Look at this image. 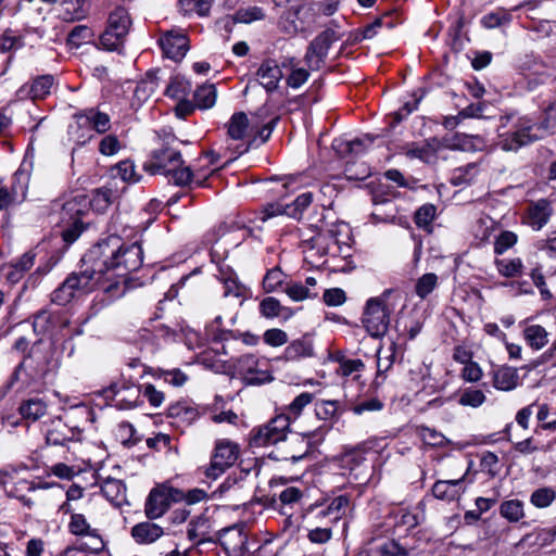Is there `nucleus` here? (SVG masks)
<instances>
[{
    "instance_id": "1",
    "label": "nucleus",
    "mask_w": 556,
    "mask_h": 556,
    "mask_svg": "<svg viewBox=\"0 0 556 556\" xmlns=\"http://www.w3.org/2000/svg\"><path fill=\"white\" fill-rule=\"evenodd\" d=\"M103 252V270L109 280L103 291L111 298H119L126 292L129 275L143 263V250L138 242L124 244L119 236H109L91 247Z\"/></svg>"
},
{
    "instance_id": "11",
    "label": "nucleus",
    "mask_w": 556,
    "mask_h": 556,
    "mask_svg": "<svg viewBox=\"0 0 556 556\" xmlns=\"http://www.w3.org/2000/svg\"><path fill=\"white\" fill-rule=\"evenodd\" d=\"M534 125L526 118H517L511 128L498 135V147L504 151H518L539 139L533 134Z\"/></svg>"
},
{
    "instance_id": "42",
    "label": "nucleus",
    "mask_w": 556,
    "mask_h": 556,
    "mask_svg": "<svg viewBox=\"0 0 556 556\" xmlns=\"http://www.w3.org/2000/svg\"><path fill=\"white\" fill-rule=\"evenodd\" d=\"M501 515L510 522H518L523 516V504L519 500H509L501 504Z\"/></svg>"
},
{
    "instance_id": "6",
    "label": "nucleus",
    "mask_w": 556,
    "mask_h": 556,
    "mask_svg": "<svg viewBox=\"0 0 556 556\" xmlns=\"http://www.w3.org/2000/svg\"><path fill=\"white\" fill-rule=\"evenodd\" d=\"M290 416L279 414L273 417L265 425L252 429L250 434V445L253 447H264L283 442L290 431Z\"/></svg>"
},
{
    "instance_id": "48",
    "label": "nucleus",
    "mask_w": 556,
    "mask_h": 556,
    "mask_svg": "<svg viewBox=\"0 0 556 556\" xmlns=\"http://www.w3.org/2000/svg\"><path fill=\"white\" fill-rule=\"evenodd\" d=\"M77 294L67 279H65L52 293L51 302L58 305L68 304Z\"/></svg>"
},
{
    "instance_id": "21",
    "label": "nucleus",
    "mask_w": 556,
    "mask_h": 556,
    "mask_svg": "<svg viewBox=\"0 0 556 556\" xmlns=\"http://www.w3.org/2000/svg\"><path fill=\"white\" fill-rule=\"evenodd\" d=\"M260 84L267 92H273L278 88L282 78V71L274 60L264 61L256 73Z\"/></svg>"
},
{
    "instance_id": "54",
    "label": "nucleus",
    "mask_w": 556,
    "mask_h": 556,
    "mask_svg": "<svg viewBox=\"0 0 556 556\" xmlns=\"http://www.w3.org/2000/svg\"><path fill=\"white\" fill-rule=\"evenodd\" d=\"M314 395L309 392H303L298 395L288 406L287 410L290 416V421L292 419H296L301 414L305 406L312 403Z\"/></svg>"
},
{
    "instance_id": "50",
    "label": "nucleus",
    "mask_w": 556,
    "mask_h": 556,
    "mask_svg": "<svg viewBox=\"0 0 556 556\" xmlns=\"http://www.w3.org/2000/svg\"><path fill=\"white\" fill-rule=\"evenodd\" d=\"M23 46V38L10 28L5 29L0 36V51L3 53L17 50Z\"/></svg>"
},
{
    "instance_id": "38",
    "label": "nucleus",
    "mask_w": 556,
    "mask_h": 556,
    "mask_svg": "<svg viewBox=\"0 0 556 556\" xmlns=\"http://www.w3.org/2000/svg\"><path fill=\"white\" fill-rule=\"evenodd\" d=\"M312 202L313 193L303 192L298 195L291 204L285 205V213L292 218L300 219L303 213L311 206Z\"/></svg>"
},
{
    "instance_id": "52",
    "label": "nucleus",
    "mask_w": 556,
    "mask_h": 556,
    "mask_svg": "<svg viewBox=\"0 0 556 556\" xmlns=\"http://www.w3.org/2000/svg\"><path fill=\"white\" fill-rule=\"evenodd\" d=\"M125 486L121 480L106 478L101 483L103 495L111 502L117 501L123 494Z\"/></svg>"
},
{
    "instance_id": "59",
    "label": "nucleus",
    "mask_w": 556,
    "mask_h": 556,
    "mask_svg": "<svg viewBox=\"0 0 556 556\" xmlns=\"http://www.w3.org/2000/svg\"><path fill=\"white\" fill-rule=\"evenodd\" d=\"M116 175L119 176L124 181L127 182H138L140 180V176L136 174V167L132 161L123 160L118 162L115 166Z\"/></svg>"
},
{
    "instance_id": "9",
    "label": "nucleus",
    "mask_w": 556,
    "mask_h": 556,
    "mask_svg": "<svg viewBox=\"0 0 556 556\" xmlns=\"http://www.w3.org/2000/svg\"><path fill=\"white\" fill-rule=\"evenodd\" d=\"M54 354L52 345H49L43 351L36 346L33 348L25 363L26 368L29 370V376L34 380L48 381L54 376L60 366V361Z\"/></svg>"
},
{
    "instance_id": "56",
    "label": "nucleus",
    "mask_w": 556,
    "mask_h": 556,
    "mask_svg": "<svg viewBox=\"0 0 556 556\" xmlns=\"http://www.w3.org/2000/svg\"><path fill=\"white\" fill-rule=\"evenodd\" d=\"M518 237L515 232L509 230L502 231L495 239L494 253L497 255L504 254L508 249L517 243Z\"/></svg>"
},
{
    "instance_id": "58",
    "label": "nucleus",
    "mask_w": 556,
    "mask_h": 556,
    "mask_svg": "<svg viewBox=\"0 0 556 556\" xmlns=\"http://www.w3.org/2000/svg\"><path fill=\"white\" fill-rule=\"evenodd\" d=\"M485 394L478 389L467 388L463 391L458 403L463 406L479 407L485 402Z\"/></svg>"
},
{
    "instance_id": "53",
    "label": "nucleus",
    "mask_w": 556,
    "mask_h": 556,
    "mask_svg": "<svg viewBox=\"0 0 556 556\" xmlns=\"http://www.w3.org/2000/svg\"><path fill=\"white\" fill-rule=\"evenodd\" d=\"M222 316H217L208 326H206L207 336L216 342L227 341L235 339L236 336L231 330L222 329Z\"/></svg>"
},
{
    "instance_id": "26",
    "label": "nucleus",
    "mask_w": 556,
    "mask_h": 556,
    "mask_svg": "<svg viewBox=\"0 0 556 556\" xmlns=\"http://www.w3.org/2000/svg\"><path fill=\"white\" fill-rule=\"evenodd\" d=\"M130 533L138 544H151L159 540L164 534V531L156 523L143 521L135 525Z\"/></svg>"
},
{
    "instance_id": "19",
    "label": "nucleus",
    "mask_w": 556,
    "mask_h": 556,
    "mask_svg": "<svg viewBox=\"0 0 556 556\" xmlns=\"http://www.w3.org/2000/svg\"><path fill=\"white\" fill-rule=\"evenodd\" d=\"M74 117L77 121L78 127L88 126L98 134H104L111 128L110 116L94 108L77 112Z\"/></svg>"
},
{
    "instance_id": "46",
    "label": "nucleus",
    "mask_w": 556,
    "mask_h": 556,
    "mask_svg": "<svg viewBox=\"0 0 556 556\" xmlns=\"http://www.w3.org/2000/svg\"><path fill=\"white\" fill-rule=\"evenodd\" d=\"M125 38V35H119L118 31L106 27L100 36V45L108 51H119L124 46Z\"/></svg>"
},
{
    "instance_id": "23",
    "label": "nucleus",
    "mask_w": 556,
    "mask_h": 556,
    "mask_svg": "<svg viewBox=\"0 0 556 556\" xmlns=\"http://www.w3.org/2000/svg\"><path fill=\"white\" fill-rule=\"evenodd\" d=\"M53 85V75H41L36 77L29 86L21 87L18 94L21 97L28 96L31 100L43 99L50 94Z\"/></svg>"
},
{
    "instance_id": "41",
    "label": "nucleus",
    "mask_w": 556,
    "mask_h": 556,
    "mask_svg": "<svg viewBox=\"0 0 556 556\" xmlns=\"http://www.w3.org/2000/svg\"><path fill=\"white\" fill-rule=\"evenodd\" d=\"M113 191L110 188L97 189L90 200H88V207L98 213H103L112 204Z\"/></svg>"
},
{
    "instance_id": "57",
    "label": "nucleus",
    "mask_w": 556,
    "mask_h": 556,
    "mask_svg": "<svg viewBox=\"0 0 556 556\" xmlns=\"http://www.w3.org/2000/svg\"><path fill=\"white\" fill-rule=\"evenodd\" d=\"M285 279V274L279 267H274L269 269L264 279H263V288L269 293L276 291L279 287H282Z\"/></svg>"
},
{
    "instance_id": "3",
    "label": "nucleus",
    "mask_w": 556,
    "mask_h": 556,
    "mask_svg": "<svg viewBox=\"0 0 556 556\" xmlns=\"http://www.w3.org/2000/svg\"><path fill=\"white\" fill-rule=\"evenodd\" d=\"M101 256H103L102 251L90 248L84 254L78 270L71 273L66 277L77 294L89 293L97 287L103 290V287L108 286L109 280L102 268L103 262L100 260Z\"/></svg>"
},
{
    "instance_id": "47",
    "label": "nucleus",
    "mask_w": 556,
    "mask_h": 556,
    "mask_svg": "<svg viewBox=\"0 0 556 556\" xmlns=\"http://www.w3.org/2000/svg\"><path fill=\"white\" fill-rule=\"evenodd\" d=\"M437 214V206L431 203L421 205L414 215V222L418 228L427 229L431 226Z\"/></svg>"
},
{
    "instance_id": "20",
    "label": "nucleus",
    "mask_w": 556,
    "mask_h": 556,
    "mask_svg": "<svg viewBox=\"0 0 556 556\" xmlns=\"http://www.w3.org/2000/svg\"><path fill=\"white\" fill-rule=\"evenodd\" d=\"M160 72L159 68L150 70L146 77L137 84L132 96V106H141L155 92L159 87Z\"/></svg>"
},
{
    "instance_id": "40",
    "label": "nucleus",
    "mask_w": 556,
    "mask_h": 556,
    "mask_svg": "<svg viewBox=\"0 0 556 556\" xmlns=\"http://www.w3.org/2000/svg\"><path fill=\"white\" fill-rule=\"evenodd\" d=\"M350 504L348 495H339L334 497L327 507H325L326 514L329 515V521L331 523L338 522L345 515L346 508Z\"/></svg>"
},
{
    "instance_id": "34",
    "label": "nucleus",
    "mask_w": 556,
    "mask_h": 556,
    "mask_svg": "<svg viewBox=\"0 0 556 556\" xmlns=\"http://www.w3.org/2000/svg\"><path fill=\"white\" fill-rule=\"evenodd\" d=\"M130 24L131 21L129 14L127 10L122 7H117L109 15L108 28H111L114 31H118L119 35L127 36Z\"/></svg>"
},
{
    "instance_id": "43",
    "label": "nucleus",
    "mask_w": 556,
    "mask_h": 556,
    "mask_svg": "<svg viewBox=\"0 0 556 556\" xmlns=\"http://www.w3.org/2000/svg\"><path fill=\"white\" fill-rule=\"evenodd\" d=\"M498 273L506 278H513L521 275L523 264L520 258H502L495 261Z\"/></svg>"
},
{
    "instance_id": "37",
    "label": "nucleus",
    "mask_w": 556,
    "mask_h": 556,
    "mask_svg": "<svg viewBox=\"0 0 556 556\" xmlns=\"http://www.w3.org/2000/svg\"><path fill=\"white\" fill-rule=\"evenodd\" d=\"M216 88L213 84L200 86L193 94V101L199 109H211L216 102Z\"/></svg>"
},
{
    "instance_id": "4",
    "label": "nucleus",
    "mask_w": 556,
    "mask_h": 556,
    "mask_svg": "<svg viewBox=\"0 0 556 556\" xmlns=\"http://www.w3.org/2000/svg\"><path fill=\"white\" fill-rule=\"evenodd\" d=\"M345 232L349 238V229L346 224H333L326 230L318 231L314 237L304 242L306 258H314L315 256H338L344 253L343 249L350 250V247L340 239V236Z\"/></svg>"
},
{
    "instance_id": "63",
    "label": "nucleus",
    "mask_w": 556,
    "mask_h": 556,
    "mask_svg": "<svg viewBox=\"0 0 556 556\" xmlns=\"http://www.w3.org/2000/svg\"><path fill=\"white\" fill-rule=\"evenodd\" d=\"M337 401H319L315 404L316 417L320 420H329L337 414Z\"/></svg>"
},
{
    "instance_id": "31",
    "label": "nucleus",
    "mask_w": 556,
    "mask_h": 556,
    "mask_svg": "<svg viewBox=\"0 0 556 556\" xmlns=\"http://www.w3.org/2000/svg\"><path fill=\"white\" fill-rule=\"evenodd\" d=\"M68 530L72 534L77 536L90 535L97 539L98 544L93 548L94 551H100L103 546V542L100 536L97 534L96 530H92L87 519L83 514H72L71 521L68 523Z\"/></svg>"
},
{
    "instance_id": "62",
    "label": "nucleus",
    "mask_w": 556,
    "mask_h": 556,
    "mask_svg": "<svg viewBox=\"0 0 556 556\" xmlns=\"http://www.w3.org/2000/svg\"><path fill=\"white\" fill-rule=\"evenodd\" d=\"M493 227L494 220L489 216H482L476 222L473 233L479 240L485 241L490 238Z\"/></svg>"
},
{
    "instance_id": "28",
    "label": "nucleus",
    "mask_w": 556,
    "mask_h": 556,
    "mask_svg": "<svg viewBox=\"0 0 556 556\" xmlns=\"http://www.w3.org/2000/svg\"><path fill=\"white\" fill-rule=\"evenodd\" d=\"M493 386L501 391H511L518 384V372L516 368L501 366L492 371Z\"/></svg>"
},
{
    "instance_id": "15",
    "label": "nucleus",
    "mask_w": 556,
    "mask_h": 556,
    "mask_svg": "<svg viewBox=\"0 0 556 556\" xmlns=\"http://www.w3.org/2000/svg\"><path fill=\"white\" fill-rule=\"evenodd\" d=\"M164 55L174 61H180L189 50V39L182 29L165 31L159 39Z\"/></svg>"
},
{
    "instance_id": "12",
    "label": "nucleus",
    "mask_w": 556,
    "mask_h": 556,
    "mask_svg": "<svg viewBox=\"0 0 556 556\" xmlns=\"http://www.w3.org/2000/svg\"><path fill=\"white\" fill-rule=\"evenodd\" d=\"M315 21V11L309 2L299 0L281 17V25L288 34L305 31Z\"/></svg>"
},
{
    "instance_id": "61",
    "label": "nucleus",
    "mask_w": 556,
    "mask_h": 556,
    "mask_svg": "<svg viewBox=\"0 0 556 556\" xmlns=\"http://www.w3.org/2000/svg\"><path fill=\"white\" fill-rule=\"evenodd\" d=\"M263 340L267 345L278 348L285 345L289 338L287 332L282 329L271 328L264 332Z\"/></svg>"
},
{
    "instance_id": "35",
    "label": "nucleus",
    "mask_w": 556,
    "mask_h": 556,
    "mask_svg": "<svg viewBox=\"0 0 556 556\" xmlns=\"http://www.w3.org/2000/svg\"><path fill=\"white\" fill-rule=\"evenodd\" d=\"M249 127V118L244 112L233 113L227 124V134L232 140H242Z\"/></svg>"
},
{
    "instance_id": "22",
    "label": "nucleus",
    "mask_w": 556,
    "mask_h": 556,
    "mask_svg": "<svg viewBox=\"0 0 556 556\" xmlns=\"http://www.w3.org/2000/svg\"><path fill=\"white\" fill-rule=\"evenodd\" d=\"M169 506V496L164 491L152 489L146 500L144 514L150 520L157 519L168 510Z\"/></svg>"
},
{
    "instance_id": "27",
    "label": "nucleus",
    "mask_w": 556,
    "mask_h": 556,
    "mask_svg": "<svg viewBox=\"0 0 556 556\" xmlns=\"http://www.w3.org/2000/svg\"><path fill=\"white\" fill-rule=\"evenodd\" d=\"M17 410L24 420L35 422L47 414L48 404L41 397H30L22 401Z\"/></svg>"
},
{
    "instance_id": "5",
    "label": "nucleus",
    "mask_w": 556,
    "mask_h": 556,
    "mask_svg": "<svg viewBox=\"0 0 556 556\" xmlns=\"http://www.w3.org/2000/svg\"><path fill=\"white\" fill-rule=\"evenodd\" d=\"M391 290H386L381 296L370 298L365 305L362 323L374 338L386 334L390 324V311L387 308L384 301L390 295Z\"/></svg>"
},
{
    "instance_id": "51",
    "label": "nucleus",
    "mask_w": 556,
    "mask_h": 556,
    "mask_svg": "<svg viewBox=\"0 0 556 556\" xmlns=\"http://www.w3.org/2000/svg\"><path fill=\"white\" fill-rule=\"evenodd\" d=\"M437 283L438 276L433 273H427L417 280L415 292L419 298L425 299L434 290Z\"/></svg>"
},
{
    "instance_id": "17",
    "label": "nucleus",
    "mask_w": 556,
    "mask_h": 556,
    "mask_svg": "<svg viewBox=\"0 0 556 556\" xmlns=\"http://www.w3.org/2000/svg\"><path fill=\"white\" fill-rule=\"evenodd\" d=\"M106 392H112L118 409H131L142 404L140 386L128 382L113 383Z\"/></svg>"
},
{
    "instance_id": "55",
    "label": "nucleus",
    "mask_w": 556,
    "mask_h": 556,
    "mask_svg": "<svg viewBox=\"0 0 556 556\" xmlns=\"http://www.w3.org/2000/svg\"><path fill=\"white\" fill-rule=\"evenodd\" d=\"M92 35V30L88 26L77 25L70 31L67 42L78 48L83 43L90 41Z\"/></svg>"
},
{
    "instance_id": "39",
    "label": "nucleus",
    "mask_w": 556,
    "mask_h": 556,
    "mask_svg": "<svg viewBox=\"0 0 556 556\" xmlns=\"http://www.w3.org/2000/svg\"><path fill=\"white\" fill-rule=\"evenodd\" d=\"M478 174V165L476 163H468L464 166L455 168L451 176V184L453 186L469 185Z\"/></svg>"
},
{
    "instance_id": "29",
    "label": "nucleus",
    "mask_w": 556,
    "mask_h": 556,
    "mask_svg": "<svg viewBox=\"0 0 556 556\" xmlns=\"http://www.w3.org/2000/svg\"><path fill=\"white\" fill-rule=\"evenodd\" d=\"M371 143L372 140L369 137L356 138L350 141L338 139L333 141L332 148L341 157H345L348 155H358L363 153Z\"/></svg>"
},
{
    "instance_id": "44",
    "label": "nucleus",
    "mask_w": 556,
    "mask_h": 556,
    "mask_svg": "<svg viewBox=\"0 0 556 556\" xmlns=\"http://www.w3.org/2000/svg\"><path fill=\"white\" fill-rule=\"evenodd\" d=\"M283 291L293 301H303L305 299H311L317 296V292L313 291L308 287H304L302 282H287Z\"/></svg>"
},
{
    "instance_id": "36",
    "label": "nucleus",
    "mask_w": 556,
    "mask_h": 556,
    "mask_svg": "<svg viewBox=\"0 0 556 556\" xmlns=\"http://www.w3.org/2000/svg\"><path fill=\"white\" fill-rule=\"evenodd\" d=\"M190 90V83L184 76L175 75L166 86L164 94L173 99L182 100L189 94Z\"/></svg>"
},
{
    "instance_id": "24",
    "label": "nucleus",
    "mask_w": 556,
    "mask_h": 556,
    "mask_svg": "<svg viewBox=\"0 0 556 556\" xmlns=\"http://www.w3.org/2000/svg\"><path fill=\"white\" fill-rule=\"evenodd\" d=\"M464 477L454 480H438L432 486V494L435 498L441 501L452 502L463 493L462 483Z\"/></svg>"
},
{
    "instance_id": "16",
    "label": "nucleus",
    "mask_w": 556,
    "mask_h": 556,
    "mask_svg": "<svg viewBox=\"0 0 556 556\" xmlns=\"http://www.w3.org/2000/svg\"><path fill=\"white\" fill-rule=\"evenodd\" d=\"M227 554L230 553H242L245 549L248 542V535L244 532L243 523H236L230 527H226L216 533V540Z\"/></svg>"
},
{
    "instance_id": "49",
    "label": "nucleus",
    "mask_w": 556,
    "mask_h": 556,
    "mask_svg": "<svg viewBox=\"0 0 556 556\" xmlns=\"http://www.w3.org/2000/svg\"><path fill=\"white\" fill-rule=\"evenodd\" d=\"M397 214L395 203L384 202L383 206H378L374 210L370 217L375 223H394Z\"/></svg>"
},
{
    "instance_id": "18",
    "label": "nucleus",
    "mask_w": 556,
    "mask_h": 556,
    "mask_svg": "<svg viewBox=\"0 0 556 556\" xmlns=\"http://www.w3.org/2000/svg\"><path fill=\"white\" fill-rule=\"evenodd\" d=\"M554 213L551 201L547 199H539L528 204L523 224L531 227L533 230L539 231L547 225Z\"/></svg>"
},
{
    "instance_id": "45",
    "label": "nucleus",
    "mask_w": 556,
    "mask_h": 556,
    "mask_svg": "<svg viewBox=\"0 0 556 556\" xmlns=\"http://www.w3.org/2000/svg\"><path fill=\"white\" fill-rule=\"evenodd\" d=\"M556 500V491L549 486L539 488L532 492L530 502L538 508H546Z\"/></svg>"
},
{
    "instance_id": "60",
    "label": "nucleus",
    "mask_w": 556,
    "mask_h": 556,
    "mask_svg": "<svg viewBox=\"0 0 556 556\" xmlns=\"http://www.w3.org/2000/svg\"><path fill=\"white\" fill-rule=\"evenodd\" d=\"M282 306L280 302L273 296L263 299L260 303V313L265 318L278 317L281 313Z\"/></svg>"
},
{
    "instance_id": "2",
    "label": "nucleus",
    "mask_w": 556,
    "mask_h": 556,
    "mask_svg": "<svg viewBox=\"0 0 556 556\" xmlns=\"http://www.w3.org/2000/svg\"><path fill=\"white\" fill-rule=\"evenodd\" d=\"M162 131L160 147L151 152V157L143 164V169L151 175H165L176 186H188L194 177L197 186H205L208 175H203L200 170L194 173L190 166H184L181 152L177 147L180 141L175 135Z\"/></svg>"
},
{
    "instance_id": "32",
    "label": "nucleus",
    "mask_w": 556,
    "mask_h": 556,
    "mask_svg": "<svg viewBox=\"0 0 556 556\" xmlns=\"http://www.w3.org/2000/svg\"><path fill=\"white\" fill-rule=\"evenodd\" d=\"M525 75H536V84H544L549 77L546 64L534 55H526L520 64Z\"/></svg>"
},
{
    "instance_id": "10",
    "label": "nucleus",
    "mask_w": 556,
    "mask_h": 556,
    "mask_svg": "<svg viewBox=\"0 0 556 556\" xmlns=\"http://www.w3.org/2000/svg\"><path fill=\"white\" fill-rule=\"evenodd\" d=\"M239 452L238 444L229 440L217 441L211 456L210 465L204 469V476L212 480L219 478L236 463Z\"/></svg>"
},
{
    "instance_id": "7",
    "label": "nucleus",
    "mask_w": 556,
    "mask_h": 556,
    "mask_svg": "<svg viewBox=\"0 0 556 556\" xmlns=\"http://www.w3.org/2000/svg\"><path fill=\"white\" fill-rule=\"evenodd\" d=\"M88 212V199L85 195L67 200L62 206V220L68 227L62 231V238L67 243H73L84 231L85 225L81 217Z\"/></svg>"
},
{
    "instance_id": "8",
    "label": "nucleus",
    "mask_w": 556,
    "mask_h": 556,
    "mask_svg": "<svg viewBox=\"0 0 556 556\" xmlns=\"http://www.w3.org/2000/svg\"><path fill=\"white\" fill-rule=\"evenodd\" d=\"M328 431L326 427H319L314 431L307 432L296 439L294 438L289 442L288 447L289 451L279 455L275 452L269 454V457L275 460H291L292 463H298L306 457L315 447L316 444L324 441V438Z\"/></svg>"
},
{
    "instance_id": "30",
    "label": "nucleus",
    "mask_w": 556,
    "mask_h": 556,
    "mask_svg": "<svg viewBox=\"0 0 556 556\" xmlns=\"http://www.w3.org/2000/svg\"><path fill=\"white\" fill-rule=\"evenodd\" d=\"M59 314L53 313L47 308H42L33 316V329L37 336L49 334L56 323L59 321Z\"/></svg>"
},
{
    "instance_id": "25",
    "label": "nucleus",
    "mask_w": 556,
    "mask_h": 556,
    "mask_svg": "<svg viewBox=\"0 0 556 556\" xmlns=\"http://www.w3.org/2000/svg\"><path fill=\"white\" fill-rule=\"evenodd\" d=\"M313 355V340L307 334L292 341L283 351V358L290 362L299 361L304 357H312Z\"/></svg>"
},
{
    "instance_id": "13",
    "label": "nucleus",
    "mask_w": 556,
    "mask_h": 556,
    "mask_svg": "<svg viewBox=\"0 0 556 556\" xmlns=\"http://www.w3.org/2000/svg\"><path fill=\"white\" fill-rule=\"evenodd\" d=\"M339 35L331 28H327L315 37L308 45L304 61L312 71L320 70L333 42L339 40Z\"/></svg>"
},
{
    "instance_id": "33",
    "label": "nucleus",
    "mask_w": 556,
    "mask_h": 556,
    "mask_svg": "<svg viewBox=\"0 0 556 556\" xmlns=\"http://www.w3.org/2000/svg\"><path fill=\"white\" fill-rule=\"evenodd\" d=\"M523 339L533 350H541L548 342V333L541 325H530L523 330Z\"/></svg>"
},
{
    "instance_id": "64",
    "label": "nucleus",
    "mask_w": 556,
    "mask_h": 556,
    "mask_svg": "<svg viewBox=\"0 0 556 556\" xmlns=\"http://www.w3.org/2000/svg\"><path fill=\"white\" fill-rule=\"evenodd\" d=\"M68 134L71 136V139L75 141L76 144L84 146L88 141H90L93 138V131L90 127H78L77 121L75 122V125L70 127Z\"/></svg>"
},
{
    "instance_id": "14",
    "label": "nucleus",
    "mask_w": 556,
    "mask_h": 556,
    "mask_svg": "<svg viewBox=\"0 0 556 556\" xmlns=\"http://www.w3.org/2000/svg\"><path fill=\"white\" fill-rule=\"evenodd\" d=\"M258 358L253 354L238 357L233 364L236 372L249 386H260L273 380L269 371L258 368Z\"/></svg>"
}]
</instances>
